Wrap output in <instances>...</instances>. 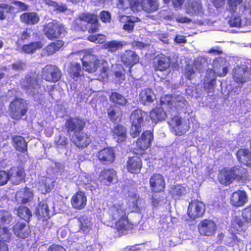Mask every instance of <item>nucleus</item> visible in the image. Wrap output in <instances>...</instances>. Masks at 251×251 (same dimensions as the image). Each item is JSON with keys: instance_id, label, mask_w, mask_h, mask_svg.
Wrapping results in <instances>:
<instances>
[{"instance_id": "obj_32", "label": "nucleus", "mask_w": 251, "mask_h": 251, "mask_svg": "<svg viewBox=\"0 0 251 251\" xmlns=\"http://www.w3.org/2000/svg\"><path fill=\"white\" fill-rule=\"evenodd\" d=\"M32 196V192L29 189L25 188L16 193V199L18 202L26 203L30 200Z\"/></svg>"}, {"instance_id": "obj_35", "label": "nucleus", "mask_w": 251, "mask_h": 251, "mask_svg": "<svg viewBox=\"0 0 251 251\" xmlns=\"http://www.w3.org/2000/svg\"><path fill=\"white\" fill-rule=\"evenodd\" d=\"M236 155L240 162L247 166H251V153L248 150H239Z\"/></svg>"}, {"instance_id": "obj_15", "label": "nucleus", "mask_w": 251, "mask_h": 251, "mask_svg": "<svg viewBox=\"0 0 251 251\" xmlns=\"http://www.w3.org/2000/svg\"><path fill=\"white\" fill-rule=\"evenodd\" d=\"M22 87L29 94H35L38 93L40 88L35 75L32 76L27 75L21 82Z\"/></svg>"}, {"instance_id": "obj_60", "label": "nucleus", "mask_w": 251, "mask_h": 251, "mask_svg": "<svg viewBox=\"0 0 251 251\" xmlns=\"http://www.w3.org/2000/svg\"><path fill=\"white\" fill-rule=\"evenodd\" d=\"M139 19L134 17H130L125 15H121L119 17V20L121 23H127L129 21L138 22Z\"/></svg>"}, {"instance_id": "obj_22", "label": "nucleus", "mask_w": 251, "mask_h": 251, "mask_svg": "<svg viewBox=\"0 0 251 251\" xmlns=\"http://www.w3.org/2000/svg\"><path fill=\"white\" fill-rule=\"evenodd\" d=\"M247 229V225L240 217H235L233 218L230 228V231L232 234H242Z\"/></svg>"}, {"instance_id": "obj_54", "label": "nucleus", "mask_w": 251, "mask_h": 251, "mask_svg": "<svg viewBox=\"0 0 251 251\" xmlns=\"http://www.w3.org/2000/svg\"><path fill=\"white\" fill-rule=\"evenodd\" d=\"M9 230L5 227L0 226V240L8 242L11 237Z\"/></svg>"}, {"instance_id": "obj_34", "label": "nucleus", "mask_w": 251, "mask_h": 251, "mask_svg": "<svg viewBox=\"0 0 251 251\" xmlns=\"http://www.w3.org/2000/svg\"><path fill=\"white\" fill-rule=\"evenodd\" d=\"M112 135L118 143L124 141L126 138V128L120 125L116 126L113 130Z\"/></svg>"}, {"instance_id": "obj_9", "label": "nucleus", "mask_w": 251, "mask_h": 251, "mask_svg": "<svg viewBox=\"0 0 251 251\" xmlns=\"http://www.w3.org/2000/svg\"><path fill=\"white\" fill-rule=\"evenodd\" d=\"M209 57L200 56L196 58L194 62V67L187 65L185 69L184 75L189 80L193 79L196 75L197 72L199 73L205 68L208 64Z\"/></svg>"}, {"instance_id": "obj_30", "label": "nucleus", "mask_w": 251, "mask_h": 251, "mask_svg": "<svg viewBox=\"0 0 251 251\" xmlns=\"http://www.w3.org/2000/svg\"><path fill=\"white\" fill-rule=\"evenodd\" d=\"M78 183L82 185L86 190L93 191L98 186V184L92 180L90 176L85 174H82L79 176Z\"/></svg>"}, {"instance_id": "obj_8", "label": "nucleus", "mask_w": 251, "mask_h": 251, "mask_svg": "<svg viewBox=\"0 0 251 251\" xmlns=\"http://www.w3.org/2000/svg\"><path fill=\"white\" fill-rule=\"evenodd\" d=\"M161 102L162 104L168 105L173 115L176 114V110L185 107L187 105V101L180 95H175L174 98L170 95H165L161 98Z\"/></svg>"}, {"instance_id": "obj_10", "label": "nucleus", "mask_w": 251, "mask_h": 251, "mask_svg": "<svg viewBox=\"0 0 251 251\" xmlns=\"http://www.w3.org/2000/svg\"><path fill=\"white\" fill-rule=\"evenodd\" d=\"M44 32L47 38L52 40L64 36L65 30L62 24L52 21L45 26Z\"/></svg>"}, {"instance_id": "obj_1", "label": "nucleus", "mask_w": 251, "mask_h": 251, "mask_svg": "<svg viewBox=\"0 0 251 251\" xmlns=\"http://www.w3.org/2000/svg\"><path fill=\"white\" fill-rule=\"evenodd\" d=\"M173 116L171 111L167 112L164 111L161 107L156 108L150 112V118L153 123L164 120L165 117L170 116L171 120L168 124L172 129V132L176 135H181L188 130L189 126L185 120L177 116L172 118Z\"/></svg>"}, {"instance_id": "obj_18", "label": "nucleus", "mask_w": 251, "mask_h": 251, "mask_svg": "<svg viewBox=\"0 0 251 251\" xmlns=\"http://www.w3.org/2000/svg\"><path fill=\"white\" fill-rule=\"evenodd\" d=\"M198 229L201 234L205 236H210L216 231V225L211 220H204L200 223Z\"/></svg>"}, {"instance_id": "obj_14", "label": "nucleus", "mask_w": 251, "mask_h": 251, "mask_svg": "<svg viewBox=\"0 0 251 251\" xmlns=\"http://www.w3.org/2000/svg\"><path fill=\"white\" fill-rule=\"evenodd\" d=\"M61 76V71L55 66L48 65L43 69V78L47 81L55 82L60 79Z\"/></svg>"}, {"instance_id": "obj_38", "label": "nucleus", "mask_w": 251, "mask_h": 251, "mask_svg": "<svg viewBox=\"0 0 251 251\" xmlns=\"http://www.w3.org/2000/svg\"><path fill=\"white\" fill-rule=\"evenodd\" d=\"M157 64H155L156 70L163 71L169 68L170 66V58L166 56L162 55L157 58Z\"/></svg>"}, {"instance_id": "obj_56", "label": "nucleus", "mask_w": 251, "mask_h": 251, "mask_svg": "<svg viewBox=\"0 0 251 251\" xmlns=\"http://www.w3.org/2000/svg\"><path fill=\"white\" fill-rule=\"evenodd\" d=\"M44 3L50 6H53L59 12H63L66 10L67 8L65 5H59L55 1L51 0H43Z\"/></svg>"}, {"instance_id": "obj_45", "label": "nucleus", "mask_w": 251, "mask_h": 251, "mask_svg": "<svg viewBox=\"0 0 251 251\" xmlns=\"http://www.w3.org/2000/svg\"><path fill=\"white\" fill-rule=\"evenodd\" d=\"M13 146L18 151L25 152L26 150V143L24 138L20 136L13 137Z\"/></svg>"}, {"instance_id": "obj_5", "label": "nucleus", "mask_w": 251, "mask_h": 251, "mask_svg": "<svg viewBox=\"0 0 251 251\" xmlns=\"http://www.w3.org/2000/svg\"><path fill=\"white\" fill-rule=\"evenodd\" d=\"M246 170L242 167L236 166L226 169H222L219 174L218 178L221 184L228 185L234 180H240L245 176Z\"/></svg>"}, {"instance_id": "obj_47", "label": "nucleus", "mask_w": 251, "mask_h": 251, "mask_svg": "<svg viewBox=\"0 0 251 251\" xmlns=\"http://www.w3.org/2000/svg\"><path fill=\"white\" fill-rule=\"evenodd\" d=\"M186 192V188L181 185H175L171 188L170 193L175 199H177Z\"/></svg>"}, {"instance_id": "obj_31", "label": "nucleus", "mask_w": 251, "mask_h": 251, "mask_svg": "<svg viewBox=\"0 0 251 251\" xmlns=\"http://www.w3.org/2000/svg\"><path fill=\"white\" fill-rule=\"evenodd\" d=\"M37 186L42 194H46L50 192L52 188L53 181L50 178L42 177L39 180Z\"/></svg>"}, {"instance_id": "obj_16", "label": "nucleus", "mask_w": 251, "mask_h": 251, "mask_svg": "<svg viewBox=\"0 0 251 251\" xmlns=\"http://www.w3.org/2000/svg\"><path fill=\"white\" fill-rule=\"evenodd\" d=\"M205 211L204 204L200 201H195L189 203L188 215L190 218L195 219L201 217Z\"/></svg>"}, {"instance_id": "obj_33", "label": "nucleus", "mask_w": 251, "mask_h": 251, "mask_svg": "<svg viewBox=\"0 0 251 251\" xmlns=\"http://www.w3.org/2000/svg\"><path fill=\"white\" fill-rule=\"evenodd\" d=\"M128 201L133 212L139 211L143 203V200L135 193L131 194L129 196Z\"/></svg>"}, {"instance_id": "obj_23", "label": "nucleus", "mask_w": 251, "mask_h": 251, "mask_svg": "<svg viewBox=\"0 0 251 251\" xmlns=\"http://www.w3.org/2000/svg\"><path fill=\"white\" fill-rule=\"evenodd\" d=\"M184 9L186 13L190 15H201L203 13L202 6L200 1H191L185 2Z\"/></svg>"}, {"instance_id": "obj_52", "label": "nucleus", "mask_w": 251, "mask_h": 251, "mask_svg": "<svg viewBox=\"0 0 251 251\" xmlns=\"http://www.w3.org/2000/svg\"><path fill=\"white\" fill-rule=\"evenodd\" d=\"M13 220V217L8 212L0 210V224H9Z\"/></svg>"}, {"instance_id": "obj_26", "label": "nucleus", "mask_w": 251, "mask_h": 251, "mask_svg": "<svg viewBox=\"0 0 251 251\" xmlns=\"http://www.w3.org/2000/svg\"><path fill=\"white\" fill-rule=\"evenodd\" d=\"M230 201L234 206H242L247 202V196L244 191L239 190L232 194Z\"/></svg>"}, {"instance_id": "obj_13", "label": "nucleus", "mask_w": 251, "mask_h": 251, "mask_svg": "<svg viewBox=\"0 0 251 251\" xmlns=\"http://www.w3.org/2000/svg\"><path fill=\"white\" fill-rule=\"evenodd\" d=\"M232 76L235 81L242 84L251 77V72L246 65H237L232 71Z\"/></svg>"}, {"instance_id": "obj_2", "label": "nucleus", "mask_w": 251, "mask_h": 251, "mask_svg": "<svg viewBox=\"0 0 251 251\" xmlns=\"http://www.w3.org/2000/svg\"><path fill=\"white\" fill-rule=\"evenodd\" d=\"M212 65L213 69H209L206 71L203 80V87L208 92L213 89L216 76L223 77L226 75L229 63L225 58L218 57L213 61Z\"/></svg>"}, {"instance_id": "obj_37", "label": "nucleus", "mask_w": 251, "mask_h": 251, "mask_svg": "<svg viewBox=\"0 0 251 251\" xmlns=\"http://www.w3.org/2000/svg\"><path fill=\"white\" fill-rule=\"evenodd\" d=\"M20 19L22 22L28 25H34L39 21V17L35 12L25 13L21 15Z\"/></svg>"}, {"instance_id": "obj_62", "label": "nucleus", "mask_w": 251, "mask_h": 251, "mask_svg": "<svg viewBox=\"0 0 251 251\" xmlns=\"http://www.w3.org/2000/svg\"><path fill=\"white\" fill-rule=\"evenodd\" d=\"M100 17L101 20L104 23L109 22L111 20L110 14L107 11H101L100 14Z\"/></svg>"}, {"instance_id": "obj_40", "label": "nucleus", "mask_w": 251, "mask_h": 251, "mask_svg": "<svg viewBox=\"0 0 251 251\" xmlns=\"http://www.w3.org/2000/svg\"><path fill=\"white\" fill-rule=\"evenodd\" d=\"M64 43L61 40H58L56 42L52 43L48 45L42 50V53L45 55L53 54L58 50L63 45Z\"/></svg>"}, {"instance_id": "obj_61", "label": "nucleus", "mask_w": 251, "mask_h": 251, "mask_svg": "<svg viewBox=\"0 0 251 251\" xmlns=\"http://www.w3.org/2000/svg\"><path fill=\"white\" fill-rule=\"evenodd\" d=\"M8 180V175L7 173L4 171H0V186L5 185Z\"/></svg>"}, {"instance_id": "obj_4", "label": "nucleus", "mask_w": 251, "mask_h": 251, "mask_svg": "<svg viewBox=\"0 0 251 251\" xmlns=\"http://www.w3.org/2000/svg\"><path fill=\"white\" fill-rule=\"evenodd\" d=\"M84 126V121L77 118L71 119L67 122L68 130L75 131L72 136V141L79 148H85L90 143V139L86 134L83 132L77 133V131L82 130Z\"/></svg>"}, {"instance_id": "obj_19", "label": "nucleus", "mask_w": 251, "mask_h": 251, "mask_svg": "<svg viewBox=\"0 0 251 251\" xmlns=\"http://www.w3.org/2000/svg\"><path fill=\"white\" fill-rule=\"evenodd\" d=\"M87 197L82 191H79L75 193L71 199V204L75 209H82L87 204Z\"/></svg>"}, {"instance_id": "obj_7", "label": "nucleus", "mask_w": 251, "mask_h": 251, "mask_svg": "<svg viewBox=\"0 0 251 251\" xmlns=\"http://www.w3.org/2000/svg\"><path fill=\"white\" fill-rule=\"evenodd\" d=\"M147 117V113L140 109H136L132 112L130 116L131 126L130 134L133 138L138 136L142 131Z\"/></svg>"}, {"instance_id": "obj_24", "label": "nucleus", "mask_w": 251, "mask_h": 251, "mask_svg": "<svg viewBox=\"0 0 251 251\" xmlns=\"http://www.w3.org/2000/svg\"><path fill=\"white\" fill-rule=\"evenodd\" d=\"M13 230L14 234L21 239L27 238L31 233L29 226L24 223H17L13 226Z\"/></svg>"}, {"instance_id": "obj_59", "label": "nucleus", "mask_w": 251, "mask_h": 251, "mask_svg": "<svg viewBox=\"0 0 251 251\" xmlns=\"http://www.w3.org/2000/svg\"><path fill=\"white\" fill-rule=\"evenodd\" d=\"M242 217L247 222L251 223V205L243 210Z\"/></svg>"}, {"instance_id": "obj_44", "label": "nucleus", "mask_w": 251, "mask_h": 251, "mask_svg": "<svg viewBox=\"0 0 251 251\" xmlns=\"http://www.w3.org/2000/svg\"><path fill=\"white\" fill-rule=\"evenodd\" d=\"M123 42L117 40H112L105 42L103 45V48L106 49L108 51L115 52L118 50L123 48Z\"/></svg>"}, {"instance_id": "obj_17", "label": "nucleus", "mask_w": 251, "mask_h": 251, "mask_svg": "<svg viewBox=\"0 0 251 251\" xmlns=\"http://www.w3.org/2000/svg\"><path fill=\"white\" fill-rule=\"evenodd\" d=\"M8 179L14 185L19 184L24 179L25 174L22 167H13L7 173Z\"/></svg>"}, {"instance_id": "obj_25", "label": "nucleus", "mask_w": 251, "mask_h": 251, "mask_svg": "<svg viewBox=\"0 0 251 251\" xmlns=\"http://www.w3.org/2000/svg\"><path fill=\"white\" fill-rule=\"evenodd\" d=\"M98 157L101 162L107 164L111 163L115 160V153L112 148H106L99 151Z\"/></svg>"}, {"instance_id": "obj_41", "label": "nucleus", "mask_w": 251, "mask_h": 251, "mask_svg": "<svg viewBox=\"0 0 251 251\" xmlns=\"http://www.w3.org/2000/svg\"><path fill=\"white\" fill-rule=\"evenodd\" d=\"M82 71L80 65L76 63H71L68 70L70 76L75 81H77L78 78L81 76Z\"/></svg>"}, {"instance_id": "obj_11", "label": "nucleus", "mask_w": 251, "mask_h": 251, "mask_svg": "<svg viewBox=\"0 0 251 251\" xmlns=\"http://www.w3.org/2000/svg\"><path fill=\"white\" fill-rule=\"evenodd\" d=\"M11 117L16 120L20 119L27 111L25 101L23 99H16L10 104Z\"/></svg>"}, {"instance_id": "obj_28", "label": "nucleus", "mask_w": 251, "mask_h": 251, "mask_svg": "<svg viewBox=\"0 0 251 251\" xmlns=\"http://www.w3.org/2000/svg\"><path fill=\"white\" fill-rule=\"evenodd\" d=\"M127 169L131 173H137L142 168L141 158L138 156L129 157L127 162Z\"/></svg>"}, {"instance_id": "obj_49", "label": "nucleus", "mask_w": 251, "mask_h": 251, "mask_svg": "<svg viewBox=\"0 0 251 251\" xmlns=\"http://www.w3.org/2000/svg\"><path fill=\"white\" fill-rule=\"evenodd\" d=\"M110 99L113 103L120 105H125L127 102L126 99L123 96L116 92L112 93Z\"/></svg>"}, {"instance_id": "obj_57", "label": "nucleus", "mask_w": 251, "mask_h": 251, "mask_svg": "<svg viewBox=\"0 0 251 251\" xmlns=\"http://www.w3.org/2000/svg\"><path fill=\"white\" fill-rule=\"evenodd\" d=\"M13 9L11 5L5 3L0 4V20L4 19L5 17L4 15V12H10Z\"/></svg>"}, {"instance_id": "obj_46", "label": "nucleus", "mask_w": 251, "mask_h": 251, "mask_svg": "<svg viewBox=\"0 0 251 251\" xmlns=\"http://www.w3.org/2000/svg\"><path fill=\"white\" fill-rule=\"evenodd\" d=\"M97 20V16L89 13H82L79 15L78 18L75 21L76 24L79 25L81 22H86L90 24Z\"/></svg>"}, {"instance_id": "obj_63", "label": "nucleus", "mask_w": 251, "mask_h": 251, "mask_svg": "<svg viewBox=\"0 0 251 251\" xmlns=\"http://www.w3.org/2000/svg\"><path fill=\"white\" fill-rule=\"evenodd\" d=\"M243 0H227V4L231 9L234 10L237 5L241 3Z\"/></svg>"}, {"instance_id": "obj_12", "label": "nucleus", "mask_w": 251, "mask_h": 251, "mask_svg": "<svg viewBox=\"0 0 251 251\" xmlns=\"http://www.w3.org/2000/svg\"><path fill=\"white\" fill-rule=\"evenodd\" d=\"M132 7L134 12L142 10L151 12L157 10L158 5L157 0H134Z\"/></svg>"}, {"instance_id": "obj_51", "label": "nucleus", "mask_w": 251, "mask_h": 251, "mask_svg": "<svg viewBox=\"0 0 251 251\" xmlns=\"http://www.w3.org/2000/svg\"><path fill=\"white\" fill-rule=\"evenodd\" d=\"M229 24L231 26L240 27L244 26L248 24L242 20L237 15H233L229 20Z\"/></svg>"}, {"instance_id": "obj_42", "label": "nucleus", "mask_w": 251, "mask_h": 251, "mask_svg": "<svg viewBox=\"0 0 251 251\" xmlns=\"http://www.w3.org/2000/svg\"><path fill=\"white\" fill-rule=\"evenodd\" d=\"M43 46L44 44L41 41L32 42L24 45L22 48V51L25 53H32Z\"/></svg>"}, {"instance_id": "obj_64", "label": "nucleus", "mask_w": 251, "mask_h": 251, "mask_svg": "<svg viewBox=\"0 0 251 251\" xmlns=\"http://www.w3.org/2000/svg\"><path fill=\"white\" fill-rule=\"evenodd\" d=\"M176 21L179 23H189L191 21L189 18L183 16L181 15H178L175 17Z\"/></svg>"}, {"instance_id": "obj_3", "label": "nucleus", "mask_w": 251, "mask_h": 251, "mask_svg": "<svg viewBox=\"0 0 251 251\" xmlns=\"http://www.w3.org/2000/svg\"><path fill=\"white\" fill-rule=\"evenodd\" d=\"M83 69L89 72L93 73L98 70L102 78L108 77L109 65L104 59L99 60L96 56L89 51L87 52L82 59Z\"/></svg>"}, {"instance_id": "obj_20", "label": "nucleus", "mask_w": 251, "mask_h": 251, "mask_svg": "<svg viewBox=\"0 0 251 251\" xmlns=\"http://www.w3.org/2000/svg\"><path fill=\"white\" fill-rule=\"evenodd\" d=\"M150 187L152 191L158 192L163 191L165 187L163 177L160 174H154L150 179Z\"/></svg>"}, {"instance_id": "obj_39", "label": "nucleus", "mask_w": 251, "mask_h": 251, "mask_svg": "<svg viewBox=\"0 0 251 251\" xmlns=\"http://www.w3.org/2000/svg\"><path fill=\"white\" fill-rule=\"evenodd\" d=\"M140 98L144 104L151 103L155 99V96L150 88L145 89L140 94Z\"/></svg>"}, {"instance_id": "obj_21", "label": "nucleus", "mask_w": 251, "mask_h": 251, "mask_svg": "<svg viewBox=\"0 0 251 251\" xmlns=\"http://www.w3.org/2000/svg\"><path fill=\"white\" fill-rule=\"evenodd\" d=\"M153 139V133L150 130L144 132L137 141V147L141 151H144L151 145Z\"/></svg>"}, {"instance_id": "obj_55", "label": "nucleus", "mask_w": 251, "mask_h": 251, "mask_svg": "<svg viewBox=\"0 0 251 251\" xmlns=\"http://www.w3.org/2000/svg\"><path fill=\"white\" fill-rule=\"evenodd\" d=\"M88 40L97 44H101L106 40V36L101 34L92 35L88 37Z\"/></svg>"}, {"instance_id": "obj_43", "label": "nucleus", "mask_w": 251, "mask_h": 251, "mask_svg": "<svg viewBox=\"0 0 251 251\" xmlns=\"http://www.w3.org/2000/svg\"><path fill=\"white\" fill-rule=\"evenodd\" d=\"M115 227L117 230L121 233L131 227V225L128 222L127 215L115 222Z\"/></svg>"}, {"instance_id": "obj_53", "label": "nucleus", "mask_w": 251, "mask_h": 251, "mask_svg": "<svg viewBox=\"0 0 251 251\" xmlns=\"http://www.w3.org/2000/svg\"><path fill=\"white\" fill-rule=\"evenodd\" d=\"M81 223L80 230L84 233H87L91 226V223L90 220L86 217H82L80 219Z\"/></svg>"}, {"instance_id": "obj_36", "label": "nucleus", "mask_w": 251, "mask_h": 251, "mask_svg": "<svg viewBox=\"0 0 251 251\" xmlns=\"http://www.w3.org/2000/svg\"><path fill=\"white\" fill-rule=\"evenodd\" d=\"M115 176L116 172L114 170L106 169L100 173L99 179L100 181L107 184L111 182Z\"/></svg>"}, {"instance_id": "obj_58", "label": "nucleus", "mask_w": 251, "mask_h": 251, "mask_svg": "<svg viewBox=\"0 0 251 251\" xmlns=\"http://www.w3.org/2000/svg\"><path fill=\"white\" fill-rule=\"evenodd\" d=\"M121 115V112L119 110H109L108 112L109 118L113 122L116 121Z\"/></svg>"}, {"instance_id": "obj_48", "label": "nucleus", "mask_w": 251, "mask_h": 251, "mask_svg": "<svg viewBox=\"0 0 251 251\" xmlns=\"http://www.w3.org/2000/svg\"><path fill=\"white\" fill-rule=\"evenodd\" d=\"M17 214L21 219L28 221L31 216V213L29 209L25 206H20L16 210Z\"/></svg>"}, {"instance_id": "obj_27", "label": "nucleus", "mask_w": 251, "mask_h": 251, "mask_svg": "<svg viewBox=\"0 0 251 251\" xmlns=\"http://www.w3.org/2000/svg\"><path fill=\"white\" fill-rule=\"evenodd\" d=\"M123 63L126 66L129 67V71L134 65L136 64L139 60L137 55L132 50L126 51L121 56Z\"/></svg>"}, {"instance_id": "obj_29", "label": "nucleus", "mask_w": 251, "mask_h": 251, "mask_svg": "<svg viewBox=\"0 0 251 251\" xmlns=\"http://www.w3.org/2000/svg\"><path fill=\"white\" fill-rule=\"evenodd\" d=\"M35 213L38 219L43 221H46L49 218V209L46 201H44L39 203Z\"/></svg>"}, {"instance_id": "obj_6", "label": "nucleus", "mask_w": 251, "mask_h": 251, "mask_svg": "<svg viewBox=\"0 0 251 251\" xmlns=\"http://www.w3.org/2000/svg\"><path fill=\"white\" fill-rule=\"evenodd\" d=\"M126 216V206L121 202H116L109 206L104 214L103 220L105 224L110 226L109 222H115Z\"/></svg>"}, {"instance_id": "obj_50", "label": "nucleus", "mask_w": 251, "mask_h": 251, "mask_svg": "<svg viewBox=\"0 0 251 251\" xmlns=\"http://www.w3.org/2000/svg\"><path fill=\"white\" fill-rule=\"evenodd\" d=\"M134 0H118L117 8L122 10L133 11L132 7Z\"/></svg>"}]
</instances>
